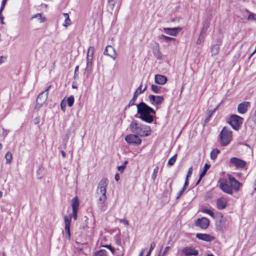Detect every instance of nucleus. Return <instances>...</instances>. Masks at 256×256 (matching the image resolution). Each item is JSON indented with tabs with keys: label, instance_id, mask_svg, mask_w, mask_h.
<instances>
[{
	"label": "nucleus",
	"instance_id": "15",
	"mask_svg": "<svg viewBox=\"0 0 256 256\" xmlns=\"http://www.w3.org/2000/svg\"><path fill=\"white\" fill-rule=\"evenodd\" d=\"M250 106V102H241L238 106V112L240 114H245Z\"/></svg>",
	"mask_w": 256,
	"mask_h": 256
},
{
	"label": "nucleus",
	"instance_id": "35",
	"mask_svg": "<svg viewBox=\"0 0 256 256\" xmlns=\"http://www.w3.org/2000/svg\"><path fill=\"white\" fill-rule=\"evenodd\" d=\"M94 256H108L107 252L105 250H100L95 252Z\"/></svg>",
	"mask_w": 256,
	"mask_h": 256
},
{
	"label": "nucleus",
	"instance_id": "62",
	"mask_svg": "<svg viewBox=\"0 0 256 256\" xmlns=\"http://www.w3.org/2000/svg\"><path fill=\"white\" fill-rule=\"evenodd\" d=\"M183 192H182V190H180L178 193V195H177V196L176 198V199L178 200V199L183 194Z\"/></svg>",
	"mask_w": 256,
	"mask_h": 256
},
{
	"label": "nucleus",
	"instance_id": "34",
	"mask_svg": "<svg viewBox=\"0 0 256 256\" xmlns=\"http://www.w3.org/2000/svg\"><path fill=\"white\" fill-rule=\"evenodd\" d=\"M6 162V164H10L12 162V154L10 152H6V154L4 156Z\"/></svg>",
	"mask_w": 256,
	"mask_h": 256
},
{
	"label": "nucleus",
	"instance_id": "43",
	"mask_svg": "<svg viewBox=\"0 0 256 256\" xmlns=\"http://www.w3.org/2000/svg\"><path fill=\"white\" fill-rule=\"evenodd\" d=\"M128 163V161H125L122 165L118 167V170L120 172H122L126 167V164Z\"/></svg>",
	"mask_w": 256,
	"mask_h": 256
},
{
	"label": "nucleus",
	"instance_id": "38",
	"mask_svg": "<svg viewBox=\"0 0 256 256\" xmlns=\"http://www.w3.org/2000/svg\"><path fill=\"white\" fill-rule=\"evenodd\" d=\"M177 158V154H174L173 156H172L169 159L168 162V165L169 166H173L174 163L176 162V160Z\"/></svg>",
	"mask_w": 256,
	"mask_h": 256
},
{
	"label": "nucleus",
	"instance_id": "12",
	"mask_svg": "<svg viewBox=\"0 0 256 256\" xmlns=\"http://www.w3.org/2000/svg\"><path fill=\"white\" fill-rule=\"evenodd\" d=\"M182 30V28L180 27H175L172 28H164L162 30L168 35L176 36Z\"/></svg>",
	"mask_w": 256,
	"mask_h": 256
},
{
	"label": "nucleus",
	"instance_id": "14",
	"mask_svg": "<svg viewBox=\"0 0 256 256\" xmlns=\"http://www.w3.org/2000/svg\"><path fill=\"white\" fill-rule=\"evenodd\" d=\"M72 216H66L64 218L65 223V230L66 232V237L68 240L70 238V226L71 224Z\"/></svg>",
	"mask_w": 256,
	"mask_h": 256
},
{
	"label": "nucleus",
	"instance_id": "30",
	"mask_svg": "<svg viewBox=\"0 0 256 256\" xmlns=\"http://www.w3.org/2000/svg\"><path fill=\"white\" fill-rule=\"evenodd\" d=\"M217 108V107L214 108L213 110H208V116L204 120V124H206L210 121V118H211L214 112L216 110Z\"/></svg>",
	"mask_w": 256,
	"mask_h": 256
},
{
	"label": "nucleus",
	"instance_id": "45",
	"mask_svg": "<svg viewBox=\"0 0 256 256\" xmlns=\"http://www.w3.org/2000/svg\"><path fill=\"white\" fill-rule=\"evenodd\" d=\"M151 129L150 126H145V136L150 135Z\"/></svg>",
	"mask_w": 256,
	"mask_h": 256
},
{
	"label": "nucleus",
	"instance_id": "54",
	"mask_svg": "<svg viewBox=\"0 0 256 256\" xmlns=\"http://www.w3.org/2000/svg\"><path fill=\"white\" fill-rule=\"evenodd\" d=\"M72 210V216L74 219L76 220L77 219L78 210Z\"/></svg>",
	"mask_w": 256,
	"mask_h": 256
},
{
	"label": "nucleus",
	"instance_id": "17",
	"mask_svg": "<svg viewBox=\"0 0 256 256\" xmlns=\"http://www.w3.org/2000/svg\"><path fill=\"white\" fill-rule=\"evenodd\" d=\"M137 113L140 114V116L135 115L136 118H140L142 120L144 121V102H142L137 105Z\"/></svg>",
	"mask_w": 256,
	"mask_h": 256
},
{
	"label": "nucleus",
	"instance_id": "46",
	"mask_svg": "<svg viewBox=\"0 0 256 256\" xmlns=\"http://www.w3.org/2000/svg\"><path fill=\"white\" fill-rule=\"evenodd\" d=\"M172 192V191L170 190L167 189L164 191L163 194L164 196L170 198Z\"/></svg>",
	"mask_w": 256,
	"mask_h": 256
},
{
	"label": "nucleus",
	"instance_id": "21",
	"mask_svg": "<svg viewBox=\"0 0 256 256\" xmlns=\"http://www.w3.org/2000/svg\"><path fill=\"white\" fill-rule=\"evenodd\" d=\"M216 226L218 230H221L224 228V220L222 214H220V220L216 222Z\"/></svg>",
	"mask_w": 256,
	"mask_h": 256
},
{
	"label": "nucleus",
	"instance_id": "52",
	"mask_svg": "<svg viewBox=\"0 0 256 256\" xmlns=\"http://www.w3.org/2000/svg\"><path fill=\"white\" fill-rule=\"evenodd\" d=\"M118 220L120 223L124 224L125 226L128 224V221L126 219L118 218Z\"/></svg>",
	"mask_w": 256,
	"mask_h": 256
},
{
	"label": "nucleus",
	"instance_id": "22",
	"mask_svg": "<svg viewBox=\"0 0 256 256\" xmlns=\"http://www.w3.org/2000/svg\"><path fill=\"white\" fill-rule=\"evenodd\" d=\"M108 5L112 10H114L116 6V10H118L120 6L119 3L118 2V0H108Z\"/></svg>",
	"mask_w": 256,
	"mask_h": 256
},
{
	"label": "nucleus",
	"instance_id": "36",
	"mask_svg": "<svg viewBox=\"0 0 256 256\" xmlns=\"http://www.w3.org/2000/svg\"><path fill=\"white\" fill-rule=\"evenodd\" d=\"M210 166V164H208L207 163L205 164L203 168L202 171L200 173V176L204 177L206 175L207 170H208V169H209Z\"/></svg>",
	"mask_w": 256,
	"mask_h": 256
},
{
	"label": "nucleus",
	"instance_id": "24",
	"mask_svg": "<svg viewBox=\"0 0 256 256\" xmlns=\"http://www.w3.org/2000/svg\"><path fill=\"white\" fill-rule=\"evenodd\" d=\"M151 90L154 92L158 94L164 92L165 90V88L154 84L152 85Z\"/></svg>",
	"mask_w": 256,
	"mask_h": 256
},
{
	"label": "nucleus",
	"instance_id": "55",
	"mask_svg": "<svg viewBox=\"0 0 256 256\" xmlns=\"http://www.w3.org/2000/svg\"><path fill=\"white\" fill-rule=\"evenodd\" d=\"M51 87H52L51 85L49 86L48 87V88L46 90H45L44 91H43L42 92H44V94H46V96H48V93H49V90L50 89Z\"/></svg>",
	"mask_w": 256,
	"mask_h": 256
},
{
	"label": "nucleus",
	"instance_id": "60",
	"mask_svg": "<svg viewBox=\"0 0 256 256\" xmlns=\"http://www.w3.org/2000/svg\"><path fill=\"white\" fill-rule=\"evenodd\" d=\"M155 246H156V244L154 242H152L150 244V246L149 249V250L150 252H152Z\"/></svg>",
	"mask_w": 256,
	"mask_h": 256
},
{
	"label": "nucleus",
	"instance_id": "61",
	"mask_svg": "<svg viewBox=\"0 0 256 256\" xmlns=\"http://www.w3.org/2000/svg\"><path fill=\"white\" fill-rule=\"evenodd\" d=\"M206 30H207L204 29V28L202 27L200 30V36H203V34L206 32Z\"/></svg>",
	"mask_w": 256,
	"mask_h": 256
},
{
	"label": "nucleus",
	"instance_id": "23",
	"mask_svg": "<svg viewBox=\"0 0 256 256\" xmlns=\"http://www.w3.org/2000/svg\"><path fill=\"white\" fill-rule=\"evenodd\" d=\"M92 58H86V72L89 74L92 70Z\"/></svg>",
	"mask_w": 256,
	"mask_h": 256
},
{
	"label": "nucleus",
	"instance_id": "53",
	"mask_svg": "<svg viewBox=\"0 0 256 256\" xmlns=\"http://www.w3.org/2000/svg\"><path fill=\"white\" fill-rule=\"evenodd\" d=\"M4 10H1V8H0V22L2 24H4L5 23L4 22V16H2V14Z\"/></svg>",
	"mask_w": 256,
	"mask_h": 256
},
{
	"label": "nucleus",
	"instance_id": "7",
	"mask_svg": "<svg viewBox=\"0 0 256 256\" xmlns=\"http://www.w3.org/2000/svg\"><path fill=\"white\" fill-rule=\"evenodd\" d=\"M148 100L152 105L158 106L162 103L164 100V98L163 96H161L150 94L148 96Z\"/></svg>",
	"mask_w": 256,
	"mask_h": 256
},
{
	"label": "nucleus",
	"instance_id": "8",
	"mask_svg": "<svg viewBox=\"0 0 256 256\" xmlns=\"http://www.w3.org/2000/svg\"><path fill=\"white\" fill-rule=\"evenodd\" d=\"M48 98V96L44 94V92H40L36 100V108L39 110L45 104Z\"/></svg>",
	"mask_w": 256,
	"mask_h": 256
},
{
	"label": "nucleus",
	"instance_id": "33",
	"mask_svg": "<svg viewBox=\"0 0 256 256\" xmlns=\"http://www.w3.org/2000/svg\"><path fill=\"white\" fill-rule=\"evenodd\" d=\"M35 18H38V22L40 23L44 22L46 21V18L42 16V14H37L35 15H34L32 17V19H34Z\"/></svg>",
	"mask_w": 256,
	"mask_h": 256
},
{
	"label": "nucleus",
	"instance_id": "56",
	"mask_svg": "<svg viewBox=\"0 0 256 256\" xmlns=\"http://www.w3.org/2000/svg\"><path fill=\"white\" fill-rule=\"evenodd\" d=\"M8 0H2L1 4V10H4Z\"/></svg>",
	"mask_w": 256,
	"mask_h": 256
},
{
	"label": "nucleus",
	"instance_id": "4",
	"mask_svg": "<svg viewBox=\"0 0 256 256\" xmlns=\"http://www.w3.org/2000/svg\"><path fill=\"white\" fill-rule=\"evenodd\" d=\"M244 120V119L239 116L232 114L230 116L228 122L234 130H238L241 128Z\"/></svg>",
	"mask_w": 256,
	"mask_h": 256
},
{
	"label": "nucleus",
	"instance_id": "50",
	"mask_svg": "<svg viewBox=\"0 0 256 256\" xmlns=\"http://www.w3.org/2000/svg\"><path fill=\"white\" fill-rule=\"evenodd\" d=\"M192 170H193L192 167V166L188 168V173H187L186 178H188L190 176H191L192 173Z\"/></svg>",
	"mask_w": 256,
	"mask_h": 256
},
{
	"label": "nucleus",
	"instance_id": "28",
	"mask_svg": "<svg viewBox=\"0 0 256 256\" xmlns=\"http://www.w3.org/2000/svg\"><path fill=\"white\" fill-rule=\"evenodd\" d=\"M220 153V150L217 148L213 149L210 154V157L212 160H214L218 156V154Z\"/></svg>",
	"mask_w": 256,
	"mask_h": 256
},
{
	"label": "nucleus",
	"instance_id": "27",
	"mask_svg": "<svg viewBox=\"0 0 256 256\" xmlns=\"http://www.w3.org/2000/svg\"><path fill=\"white\" fill-rule=\"evenodd\" d=\"M79 206V201L77 196L74 197L72 200V210H78Z\"/></svg>",
	"mask_w": 256,
	"mask_h": 256
},
{
	"label": "nucleus",
	"instance_id": "11",
	"mask_svg": "<svg viewBox=\"0 0 256 256\" xmlns=\"http://www.w3.org/2000/svg\"><path fill=\"white\" fill-rule=\"evenodd\" d=\"M230 162L237 168H242L246 164V161L235 157L232 158L230 159Z\"/></svg>",
	"mask_w": 256,
	"mask_h": 256
},
{
	"label": "nucleus",
	"instance_id": "64",
	"mask_svg": "<svg viewBox=\"0 0 256 256\" xmlns=\"http://www.w3.org/2000/svg\"><path fill=\"white\" fill-rule=\"evenodd\" d=\"M252 120L255 124H256V110H255L254 116L252 117Z\"/></svg>",
	"mask_w": 256,
	"mask_h": 256
},
{
	"label": "nucleus",
	"instance_id": "47",
	"mask_svg": "<svg viewBox=\"0 0 256 256\" xmlns=\"http://www.w3.org/2000/svg\"><path fill=\"white\" fill-rule=\"evenodd\" d=\"M204 36H200V35L199 36V37L198 38L197 40H196V44H202V42L204 40Z\"/></svg>",
	"mask_w": 256,
	"mask_h": 256
},
{
	"label": "nucleus",
	"instance_id": "37",
	"mask_svg": "<svg viewBox=\"0 0 256 256\" xmlns=\"http://www.w3.org/2000/svg\"><path fill=\"white\" fill-rule=\"evenodd\" d=\"M154 114H156V112L155 110L152 108L150 107L148 105L145 104V113Z\"/></svg>",
	"mask_w": 256,
	"mask_h": 256
},
{
	"label": "nucleus",
	"instance_id": "51",
	"mask_svg": "<svg viewBox=\"0 0 256 256\" xmlns=\"http://www.w3.org/2000/svg\"><path fill=\"white\" fill-rule=\"evenodd\" d=\"M78 68H79L78 66H76L75 68L74 73V80H76L78 78V74H77V72L78 70Z\"/></svg>",
	"mask_w": 256,
	"mask_h": 256
},
{
	"label": "nucleus",
	"instance_id": "13",
	"mask_svg": "<svg viewBox=\"0 0 256 256\" xmlns=\"http://www.w3.org/2000/svg\"><path fill=\"white\" fill-rule=\"evenodd\" d=\"M104 54L110 57L113 60H115L116 58V51L110 45H108L106 47L104 52Z\"/></svg>",
	"mask_w": 256,
	"mask_h": 256
},
{
	"label": "nucleus",
	"instance_id": "48",
	"mask_svg": "<svg viewBox=\"0 0 256 256\" xmlns=\"http://www.w3.org/2000/svg\"><path fill=\"white\" fill-rule=\"evenodd\" d=\"M103 247L106 248L110 250L112 254H114V248L111 246V245L106 244L102 246Z\"/></svg>",
	"mask_w": 256,
	"mask_h": 256
},
{
	"label": "nucleus",
	"instance_id": "63",
	"mask_svg": "<svg viewBox=\"0 0 256 256\" xmlns=\"http://www.w3.org/2000/svg\"><path fill=\"white\" fill-rule=\"evenodd\" d=\"M188 178H186L185 182H184V188L188 186Z\"/></svg>",
	"mask_w": 256,
	"mask_h": 256
},
{
	"label": "nucleus",
	"instance_id": "26",
	"mask_svg": "<svg viewBox=\"0 0 256 256\" xmlns=\"http://www.w3.org/2000/svg\"><path fill=\"white\" fill-rule=\"evenodd\" d=\"M156 118V114H148L146 112V116H145V122L148 123H152Z\"/></svg>",
	"mask_w": 256,
	"mask_h": 256
},
{
	"label": "nucleus",
	"instance_id": "9",
	"mask_svg": "<svg viewBox=\"0 0 256 256\" xmlns=\"http://www.w3.org/2000/svg\"><path fill=\"white\" fill-rule=\"evenodd\" d=\"M209 225L210 220L208 218L206 217L198 218L195 222V226H200L202 229L207 228Z\"/></svg>",
	"mask_w": 256,
	"mask_h": 256
},
{
	"label": "nucleus",
	"instance_id": "1",
	"mask_svg": "<svg viewBox=\"0 0 256 256\" xmlns=\"http://www.w3.org/2000/svg\"><path fill=\"white\" fill-rule=\"evenodd\" d=\"M108 180L106 178L102 179L98 184V188L96 193V196L98 198L97 204L102 211H104L106 208V187Z\"/></svg>",
	"mask_w": 256,
	"mask_h": 256
},
{
	"label": "nucleus",
	"instance_id": "40",
	"mask_svg": "<svg viewBox=\"0 0 256 256\" xmlns=\"http://www.w3.org/2000/svg\"><path fill=\"white\" fill-rule=\"evenodd\" d=\"M74 96H70L67 98V100H66L67 104H68V106L70 107L72 106L74 104Z\"/></svg>",
	"mask_w": 256,
	"mask_h": 256
},
{
	"label": "nucleus",
	"instance_id": "42",
	"mask_svg": "<svg viewBox=\"0 0 256 256\" xmlns=\"http://www.w3.org/2000/svg\"><path fill=\"white\" fill-rule=\"evenodd\" d=\"M158 171V166H156V168L154 170L152 176V181H154V180L156 177Z\"/></svg>",
	"mask_w": 256,
	"mask_h": 256
},
{
	"label": "nucleus",
	"instance_id": "59",
	"mask_svg": "<svg viewBox=\"0 0 256 256\" xmlns=\"http://www.w3.org/2000/svg\"><path fill=\"white\" fill-rule=\"evenodd\" d=\"M222 40L220 38L216 40V44H215L220 46L222 44Z\"/></svg>",
	"mask_w": 256,
	"mask_h": 256
},
{
	"label": "nucleus",
	"instance_id": "29",
	"mask_svg": "<svg viewBox=\"0 0 256 256\" xmlns=\"http://www.w3.org/2000/svg\"><path fill=\"white\" fill-rule=\"evenodd\" d=\"M64 16L65 20L62 26L64 27H67L71 24V20L70 18L69 15L67 13H64Z\"/></svg>",
	"mask_w": 256,
	"mask_h": 256
},
{
	"label": "nucleus",
	"instance_id": "18",
	"mask_svg": "<svg viewBox=\"0 0 256 256\" xmlns=\"http://www.w3.org/2000/svg\"><path fill=\"white\" fill-rule=\"evenodd\" d=\"M142 84H141L139 87L138 88V89L135 91L134 93V95L132 99L130 102L128 106L130 107L131 106H133L134 104V102L136 101V100L139 94H141L142 92H144V89L142 90Z\"/></svg>",
	"mask_w": 256,
	"mask_h": 256
},
{
	"label": "nucleus",
	"instance_id": "19",
	"mask_svg": "<svg viewBox=\"0 0 256 256\" xmlns=\"http://www.w3.org/2000/svg\"><path fill=\"white\" fill-rule=\"evenodd\" d=\"M167 80L168 79L166 77L160 74H156L155 76L154 81L157 84L163 85L166 83Z\"/></svg>",
	"mask_w": 256,
	"mask_h": 256
},
{
	"label": "nucleus",
	"instance_id": "39",
	"mask_svg": "<svg viewBox=\"0 0 256 256\" xmlns=\"http://www.w3.org/2000/svg\"><path fill=\"white\" fill-rule=\"evenodd\" d=\"M94 46H90L88 51L87 52V56L86 58H93V56L94 54Z\"/></svg>",
	"mask_w": 256,
	"mask_h": 256
},
{
	"label": "nucleus",
	"instance_id": "41",
	"mask_svg": "<svg viewBox=\"0 0 256 256\" xmlns=\"http://www.w3.org/2000/svg\"><path fill=\"white\" fill-rule=\"evenodd\" d=\"M201 212L207 214H209L210 216H212L214 218V212L210 210H208L206 208H202L201 210Z\"/></svg>",
	"mask_w": 256,
	"mask_h": 256
},
{
	"label": "nucleus",
	"instance_id": "16",
	"mask_svg": "<svg viewBox=\"0 0 256 256\" xmlns=\"http://www.w3.org/2000/svg\"><path fill=\"white\" fill-rule=\"evenodd\" d=\"M196 236L198 240L206 242H210L214 239V237L207 234L198 233L196 234Z\"/></svg>",
	"mask_w": 256,
	"mask_h": 256
},
{
	"label": "nucleus",
	"instance_id": "10",
	"mask_svg": "<svg viewBox=\"0 0 256 256\" xmlns=\"http://www.w3.org/2000/svg\"><path fill=\"white\" fill-rule=\"evenodd\" d=\"M182 253L184 256H198V252L193 246H186L182 248Z\"/></svg>",
	"mask_w": 256,
	"mask_h": 256
},
{
	"label": "nucleus",
	"instance_id": "32",
	"mask_svg": "<svg viewBox=\"0 0 256 256\" xmlns=\"http://www.w3.org/2000/svg\"><path fill=\"white\" fill-rule=\"evenodd\" d=\"M219 50H220V46L216 45L215 44H214L211 48V52H212V56L217 55L219 52Z\"/></svg>",
	"mask_w": 256,
	"mask_h": 256
},
{
	"label": "nucleus",
	"instance_id": "31",
	"mask_svg": "<svg viewBox=\"0 0 256 256\" xmlns=\"http://www.w3.org/2000/svg\"><path fill=\"white\" fill-rule=\"evenodd\" d=\"M159 38L160 40H164L166 42H171V41H172V42L176 41V38H172V37H170V36H166L164 34L160 35L159 36Z\"/></svg>",
	"mask_w": 256,
	"mask_h": 256
},
{
	"label": "nucleus",
	"instance_id": "44",
	"mask_svg": "<svg viewBox=\"0 0 256 256\" xmlns=\"http://www.w3.org/2000/svg\"><path fill=\"white\" fill-rule=\"evenodd\" d=\"M256 14L252 12H250V14L247 18L248 20H256Z\"/></svg>",
	"mask_w": 256,
	"mask_h": 256
},
{
	"label": "nucleus",
	"instance_id": "57",
	"mask_svg": "<svg viewBox=\"0 0 256 256\" xmlns=\"http://www.w3.org/2000/svg\"><path fill=\"white\" fill-rule=\"evenodd\" d=\"M34 124H38L40 122V117H36L34 118Z\"/></svg>",
	"mask_w": 256,
	"mask_h": 256
},
{
	"label": "nucleus",
	"instance_id": "6",
	"mask_svg": "<svg viewBox=\"0 0 256 256\" xmlns=\"http://www.w3.org/2000/svg\"><path fill=\"white\" fill-rule=\"evenodd\" d=\"M124 140L128 144L134 146H138L142 142V139L139 136L134 134L127 135L125 137Z\"/></svg>",
	"mask_w": 256,
	"mask_h": 256
},
{
	"label": "nucleus",
	"instance_id": "20",
	"mask_svg": "<svg viewBox=\"0 0 256 256\" xmlns=\"http://www.w3.org/2000/svg\"><path fill=\"white\" fill-rule=\"evenodd\" d=\"M217 208L218 210H222L226 208L227 206V202L225 198H220L216 200Z\"/></svg>",
	"mask_w": 256,
	"mask_h": 256
},
{
	"label": "nucleus",
	"instance_id": "3",
	"mask_svg": "<svg viewBox=\"0 0 256 256\" xmlns=\"http://www.w3.org/2000/svg\"><path fill=\"white\" fill-rule=\"evenodd\" d=\"M232 132L226 127L223 128L220 134V142L222 146H226L232 140Z\"/></svg>",
	"mask_w": 256,
	"mask_h": 256
},
{
	"label": "nucleus",
	"instance_id": "25",
	"mask_svg": "<svg viewBox=\"0 0 256 256\" xmlns=\"http://www.w3.org/2000/svg\"><path fill=\"white\" fill-rule=\"evenodd\" d=\"M153 54L158 59L161 60L162 58V54L160 52L159 46L158 44H156V46L153 47Z\"/></svg>",
	"mask_w": 256,
	"mask_h": 256
},
{
	"label": "nucleus",
	"instance_id": "2",
	"mask_svg": "<svg viewBox=\"0 0 256 256\" xmlns=\"http://www.w3.org/2000/svg\"><path fill=\"white\" fill-rule=\"evenodd\" d=\"M230 184H227L226 181L222 179L220 181V188L225 193L232 195L233 190L238 192L242 184L234 176L229 174L228 176Z\"/></svg>",
	"mask_w": 256,
	"mask_h": 256
},
{
	"label": "nucleus",
	"instance_id": "5",
	"mask_svg": "<svg viewBox=\"0 0 256 256\" xmlns=\"http://www.w3.org/2000/svg\"><path fill=\"white\" fill-rule=\"evenodd\" d=\"M130 131L134 134H138L140 136H144V126L139 124L136 120H134L130 126Z\"/></svg>",
	"mask_w": 256,
	"mask_h": 256
},
{
	"label": "nucleus",
	"instance_id": "58",
	"mask_svg": "<svg viewBox=\"0 0 256 256\" xmlns=\"http://www.w3.org/2000/svg\"><path fill=\"white\" fill-rule=\"evenodd\" d=\"M209 26H210L209 23L206 22L204 24L202 27L204 28V29L208 30V28H209Z\"/></svg>",
	"mask_w": 256,
	"mask_h": 256
},
{
	"label": "nucleus",
	"instance_id": "49",
	"mask_svg": "<svg viewBox=\"0 0 256 256\" xmlns=\"http://www.w3.org/2000/svg\"><path fill=\"white\" fill-rule=\"evenodd\" d=\"M66 102H64V100H63L60 103V108L64 112L66 110Z\"/></svg>",
	"mask_w": 256,
	"mask_h": 256
}]
</instances>
